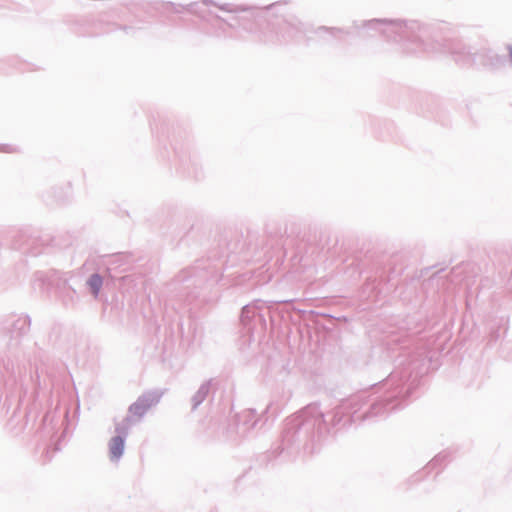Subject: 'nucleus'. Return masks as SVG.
<instances>
[{
	"label": "nucleus",
	"mask_w": 512,
	"mask_h": 512,
	"mask_svg": "<svg viewBox=\"0 0 512 512\" xmlns=\"http://www.w3.org/2000/svg\"><path fill=\"white\" fill-rule=\"evenodd\" d=\"M448 453L447 452H441L438 455H436L426 466L427 470L434 469L440 465L447 459Z\"/></svg>",
	"instance_id": "19"
},
{
	"label": "nucleus",
	"mask_w": 512,
	"mask_h": 512,
	"mask_svg": "<svg viewBox=\"0 0 512 512\" xmlns=\"http://www.w3.org/2000/svg\"><path fill=\"white\" fill-rule=\"evenodd\" d=\"M183 165L186 167L188 174L194 178L199 179L202 176L201 165L198 158H189V163L183 162Z\"/></svg>",
	"instance_id": "17"
},
{
	"label": "nucleus",
	"mask_w": 512,
	"mask_h": 512,
	"mask_svg": "<svg viewBox=\"0 0 512 512\" xmlns=\"http://www.w3.org/2000/svg\"><path fill=\"white\" fill-rule=\"evenodd\" d=\"M204 5H214L230 14L222 18L209 12L208 21L217 28L216 35L246 40V34H257L256 39L264 43L288 44L302 41L308 26L294 14L285 12L287 1H278L262 8L232 3L219 4L213 0H202Z\"/></svg>",
	"instance_id": "2"
},
{
	"label": "nucleus",
	"mask_w": 512,
	"mask_h": 512,
	"mask_svg": "<svg viewBox=\"0 0 512 512\" xmlns=\"http://www.w3.org/2000/svg\"><path fill=\"white\" fill-rule=\"evenodd\" d=\"M133 422H135V420H133L132 416L127 415L122 420V422L116 424V426H115L116 435L115 436H122V438L126 439Z\"/></svg>",
	"instance_id": "16"
},
{
	"label": "nucleus",
	"mask_w": 512,
	"mask_h": 512,
	"mask_svg": "<svg viewBox=\"0 0 512 512\" xmlns=\"http://www.w3.org/2000/svg\"><path fill=\"white\" fill-rule=\"evenodd\" d=\"M396 362V369L384 381L350 397L332 411L323 413L318 404L312 403L287 417L278 454H313L332 428L386 417L406 406L426 371V355L424 351L409 357L403 354Z\"/></svg>",
	"instance_id": "1"
},
{
	"label": "nucleus",
	"mask_w": 512,
	"mask_h": 512,
	"mask_svg": "<svg viewBox=\"0 0 512 512\" xmlns=\"http://www.w3.org/2000/svg\"><path fill=\"white\" fill-rule=\"evenodd\" d=\"M163 396L161 390H150L140 395L137 400L132 403L128 408V415L135 416L141 419L147 411L158 404Z\"/></svg>",
	"instance_id": "5"
},
{
	"label": "nucleus",
	"mask_w": 512,
	"mask_h": 512,
	"mask_svg": "<svg viewBox=\"0 0 512 512\" xmlns=\"http://www.w3.org/2000/svg\"><path fill=\"white\" fill-rule=\"evenodd\" d=\"M356 30H375L387 40L399 43L407 55L449 53L460 65L475 62L476 52L460 40L444 39L438 29L416 20L371 19L354 21Z\"/></svg>",
	"instance_id": "3"
},
{
	"label": "nucleus",
	"mask_w": 512,
	"mask_h": 512,
	"mask_svg": "<svg viewBox=\"0 0 512 512\" xmlns=\"http://www.w3.org/2000/svg\"><path fill=\"white\" fill-rule=\"evenodd\" d=\"M507 289L512 293V270H511L510 277L508 278V281H507Z\"/></svg>",
	"instance_id": "22"
},
{
	"label": "nucleus",
	"mask_w": 512,
	"mask_h": 512,
	"mask_svg": "<svg viewBox=\"0 0 512 512\" xmlns=\"http://www.w3.org/2000/svg\"><path fill=\"white\" fill-rule=\"evenodd\" d=\"M197 6H198V3H195V2L189 3L187 5L175 4L173 2H165V3H163V8L167 12H173V13H176V14H180V13H182L184 11H188V12H191V13H195V14L201 16L202 18H205V16L201 15L196 10Z\"/></svg>",
	"instance_id": "13"
},
{
	"label": "nucleus",
	"mask_w": 512,
	"mask_h": 512,
	"mask_svg": "<svg viewBox=\"0 0 512 512\" xmlns=\"http://www.w3.org/2000/svg\"><path fill=\"white\" fill-rule=\"evenodd\" d=\"M67 274L58 270L37 271L34 274L33 287L40 291H49L55 287L58 296L66 307H74L78 302V295L74 288L68 284Z\"/></svg>",
	"instance_id": "4"
},
{
	"label": "nucleus",
	"mask_w": 512,
	"mask_h": 512,
	"mask_svg": "<svg viewBox=\"0 0 512 512\" xmlns=\"http://www.w3.org/2000/svg\"><path fill=\"white\" fill-rule=\"evenodd\" d=\"M9 326L12 337H20L29 332L31 319L28 315H19Z\"/></svg>",
	"instance_id": "10"
},
{
	"label": "nucleus",
	"mask_w": 512,
	"mask_h": 512,
	"mask_svg": "<svg viewBox=\"0 0 512 512\" xmlns=\"http://www.w3.org/2000/svg\"><path fill=\"white\" fill-rule=\"evenodd\" d=\"M291 302V300H279V301H275V303H289Z\"/></svg>",
	"instance_id": "24"
},
{
	"label": "nucleus",
	"mask_w": 512,
	"mask_h": 512,
	"mask_svg": "<svg viewBox=\"0 0 512 512\" xmlns=\"http://www.w3.org/2000/svg\"><path fill=\"white\" fill-rule=\"evenodd\" d=\"M86 285L93 297L97 298L103 286V277L99 273H93L87 279Z\"/></svg>",
	"instance_id": "15"
},
{
	"label": "nucleus",
	"mask_w": 512,
	"mask_h": 512,
	"mask_svg": "<svg viewBox=\"0 0 512 512\" xmlns=\"http://www.w3.org/2000/svg\"><path fill=\"white\" fill-rule=\"evenodd\" d=\"M498 338H499V334H498L497 332H492V333L490 334V340H489V341H490V342H491V341H497V339H498Z\"/></svg>",
	"instance_id": "23"
},
{
	"label": "nucleus",
	"mask_w": 512,
	"mask_h": 512,
	"mask_svg": "<svg viewBox=\"0 0 512 512\" xmlns=\"http://www.w3.org/2000/svg\"><path fill=\"white\" fill-rule=\"evenodd\" d=\"M126 439L122 436H114L108 443L109 456L111 461H118L124 453Z\"/></svg>",
	"instance_id": "12"
},
{
	"label": "nucleus",
	"mask_w": 512,
	"mask_h": 512,
	"mask_svg": "<svg viewBox=\"0 0 512 512\" xmlns=\"http://www.w3.org/2000/svg\"><path fill=\"white\" fill-rule=\"evenodd\" d=\"M212 379L203 382L198 390L191 397V410L195 411L208 397L211 391Z\"/></svg>",
	"instance_id": "11"
},
{
	"label": "nucleus",
	"mask_w": 512,
	"mask_h": 512,
	"mask_svg": "<svg viewBox=\"0 0 512 512\" xmlns=\"http://www.w3.org/2000/svg\"><path fill=\"white\" fill-rule=\"evenodd\" d=\"M264 305V301L255 300L251 304H247L242 308L240 320L248 331L254 330L256 322L262 326L266 325L265 316L261 313Z\"/></svg>",
	"instance_id": "7"
},
{
	"label": "nucleus",
	"mask_w": 512,
	"mask_h": 512,
	"mask_svg": "<svg viewBox=\"0 0 512 512\" xmlns=\"http://www.w3.org/2000/svg\"><path fill=\"white\" fill-rule=\"evenodd\" d=\"M258 420L256 418V411L248 409L243 411L237 416V432L241 436H245L250 430H252Z\"/></svg>",
	"instance_id": "9"
},
{
	"label": "nucleus",
	"mask_w": 512,
	"mask_h": 512,
	"mask_svg": "<svg viewBox=\"0 0 512 512\" xmlns=\"http://www.w3.org/2000/svg\"><path fill=\"white\" fill-rule=\"evenodd\" d=\"M62 425V421L60 419L55 421V416L51 413H47L43 418V429L50 433V431L55 430L57 426Z\"/></svg>",
	"instance_id": "18"
},
{
	"label": "nucleus",
	"mask_w": 512,
	"mask_h": 512,
	"mask_svg": "<svg viewBox=\"0 0 512 512\" xmlns=\"http://www.w3.org/2000/svg\"><path fill=\"white\" fill-rule=\"evenodd\" d=\"M15 151L16 150L11 145H7V144L0 145V152L13 153Z\"/></svg>",
	"instance_id": "21"
},
{
	"label": "nucleus",
	"mask_w": 512,
	"mask_h": 512,
	"mask_svg": "<svg viewBox=\"0 0 512 512\" xmlns=\"http://www.w3.org/2000/svg\"><path fill=\"white\" fill-rule=\"evenodd\" d=\"M38 243V240L35 238H27L25 239L24 243H18V241H15L13 243V247L15 249L21 250L24 253H28L32 256H37L38 254H41L43 251L42 249H39L36 245Z\"/></svg>",
	"instance_id": "14"
},
{
	"label": "nucleus",
	"mask_w": 512,
	"mask_h": 512,
	"mask_svg": "<svg viewBox=\"0 0 512 512\" xmlns=\"http://www.w3.org/2000/svg\"><path fill=\"white\" fill-rule=\"evenodd\" d=\"M314 33L323 43L332 44L335 41L343 40L344 36L349 35L351 31L344 28L320 26L314 30Z\"/></svg>",
	"instance_id": "8"
},
{
	"label": "nucleus",
	"mask_w": 512,
	"mask_h": 512,
	"mask_svg": "<svg viewBox=\"0 0 512 512\" xmlns=\"http://www.w3.org/2000/svg\"><path fill=\"white\" fill-rule=\"evenodd\" d=\"M203 283V278H200L196 274L195 268H188L182 270L174 279L173 284L179 285L181 293H185L186 301H190L197 297V295L191 291V288H197Z\"/></svg>",
	"instance_id": "6"
},
{
	"label": "nucleus",
	"mask_w": 512,
	"mask_h": 512,
	"mask_svg": "<svg viewBox=\"0 0 512 512\" xmlns=\"http://www.w3.org/2000/svg\"><path fill=\"white\" fill-rule=\"evenodd\" d=\"M3 368L7 373L14 374L16 365H15L14 361L7 359V360H3Z\"/></svg>",
	"instance_id": "20"
}]
</instances>
